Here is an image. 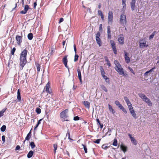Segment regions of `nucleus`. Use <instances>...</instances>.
<instances>
[{"instance_id":"f257e3e1","label":"nucleus","mask_w":159,"mask_h":159,"mask_svg":"<svg viewBox=\"0 0 159 159\" xmlns=\"http://www.w3.org/2000/svg\"><path fill=\"white\" fill-rule=\"evenodd\" d=\"M28 51L26 49H24L21 53L20 56V70H22L23 68L27 63V55Z\"/></svg>"},{"instance_id":"f03ea898","label":"nucleus","mask_w":159,"mask_h":159,"mask_svg":"<svg viewBox=\"0 0 159 159\" xmlns=\"http://www.w3.org/2000/svg\"><path fill=\"white\" fill-rule=\"evenodd\" d=\"M139 96L140 98H142L143 100L145 101L149 106H151L152 105V103L150 100L148 98L146 95L144 94L141 93L139 94Z\"/></svg>"},{"instance_id":"7ed1b4c3","label":"nucleus","mask_w":159,"mask_h":159,"mask_svg":"<svg viewBox=\"0 0 159 159\" xmlns=\"http://www.w3.org/2000/svg\"><path fill=\"white\" fill-rule=\"evenodd\" d=\"M120 21L121 25L125 26L126 24V17L125 15L122 14L120 15Z\"/></svg>"},{"instance_id":"20e7f679","label":"nucleus","mask_w":159,"mask_h":159,"mask_svg":"<svg viewBox=\"0 0 159 159\" xmlns=\"http://www.w3.org/2000/svg\"><path fill=\"white\" fill-rule=\"evenodd\" d=\"M68 111V109H66L65 110L62 111L60 113V117L64 119L67 118L68 116L67 115Z\"/></svg>"},{"instance_id":"39448f33","label":"nucleus","mask_w":159,"mask_h":159,"mask_svg":"<svg viewBox=\"0 0 159 159\" xmlns=\"http://www.w3.org/2000/svg\"><path fill=\"white\" fill-rule=\"evenodd\" d=\"M108 23L109 24H111L113 22V14L112 12L111 11H110L108 12Z\"/></svg>"},{"instance_id":"423d86ee","label":"nucleus","mask_w":159,"mask_h":159,"mask_svg":"<svg viewBox=\"0 0 159 159\" xmlns=\"http://www.w3.org/2000/svg\"><path fill=\"white\" fill-rule=\"evenodd\" d=\"M16 39L18 45L20 46L22 42V37L18 35H17L16 37Z\"/></svg>"},{"instance_id":"0eeeda50","label":"nucleus","mask_w":159,"mask_h":159,"mask_svg":"<svg viewBox=\"0 0 159 159\" xmlns=\"http://www.w3.org/2000/svg\"><path fill=\"white\" fill-rule=\"evenodd\" d=\"M118 40L120 44H123L124 43V38L123 34H120L119 36Z\"/></svg>"},{"instance_id":"6e6552de","label":"nucleus","mask_w":159,"mask_h":159,"mask_svg":"<svg viewBox=\"0 0 159 159\" xmlns=\"http://www.w3.org/2000/svg\"><path fill=\"white\" fill-rule=\"evenodd\" d=\"M129 110L130 114L133 118L135 119H136L137 118V114L135 113V111H134L133 107L131 108H129Z\"/></svg>"},{"instance_id":"1a4fd4ad","label":"nucleus","mask_w":159,"mask_h":159,"mask_svg":"<svg viewBox=\"0 0 159 159\" xmlns=\"http://www.w3.org/2000/svg\"><path fill=\"white\" fill-rule=\"evenodd\" d=\"M50 88V83L48 82L46 84L45 87L44 88V90H45V91H46L49 94H51L52 92L49 90V89Z\"/></svg>"},{"instance_id":"9d476101","label":"nucleus","mask_w":159,"mask_h":159,"mask_svg":"<svg viewBox=\"0 0 159 159\" xmlns=\"http://www.w3.org/2000/svg\"><path fill=\"white\" fill-rule=\"evenodd\" d=\"M128 136L130 139L132 143L134 145H136L137 144V141L132 136V135L130 134H128Z\"/></svg>"},{"instance_id":"9b49d317","label":"nucleus","mask_w":159,"mask_h":159,"mask_svg":"<svg viewBox=\"0 0 159 159\" xmlns=\"http://www.w3.org/2000/svg\"><path fill=\"white\" fill-rule=\"evenodd\" d=\"M115 70L118 73H119L120 75H122L123 76H124L125 75V73L123 71V69L122 67H121V68H119L118 69H116L115 68Z\"/></svg>"},{"instance_id":"f8f14e48","label":"nucleus","mask_w":159,"mask_h":159,"mask_svg":"<svg viewBox=\"0 0 159 159\" xmlns=\"http://www.w3.org/2000/svg\"><path fill=\"white\" fill-rule=\"evenodd\" d=\"M29 8V6L28 5H25L24 7V11L22 10L20 12V13L22 14H25Z\"/></svg>"},{"instance_id":"ddd939ff","label":"nucleus","mask_w":159,"mask_h":159,"mask_svg":"<svg viewBox=\"0 0 159 159\" xmlns=\"http://www.w3.org/2000/svg\"><path fill=\"white\" fill-rule=\"evenodd\" d=\"M111 27L110 26H108L107 27V38L109 39H111Z\"/></svg>"},{"instance_id":"4468645a","label":"nucleus","mask_w":159,"mask_h":159,"mask_svg":"<svg viewBox=\"0 0 159 159\" xmlns=\"http://www.w3.org/2000/svg\"><path fill=\"white\" fill-rule=\"evenodd\" d=\"M139 46L141 48H143L144 47H148V45L146 44V42L145 41L143 42H139Z\"/></svg>"},{"instance_id":"2eb2a0df","label":"nucleus","mask_w":159,"mask_h":159,"mask_svg":"<svg viewBox=\"0 0 159 159\" xmlns=\"http://www.w3.org/2000/svg\"><path fill=\"white\" fill-rule=\"evenodd\" d=\"M135 2L136 0H132L131 2L130 3L131 10L132 11L134 10Z\"/></svg>"},{"instance_id":"dca6fc26","label":"nucleus","mask_w":159,"mask_h":159,"mask_svg":"<svg viewBox=\"0 0 159 159\" xmlns=\"http://www.w3.org/2000/svg\"><path fill=\"white\" fill-rule=\"evenodd\" d=\"M31 136V130L27 134L26 137L25 138V140L23 142V144H24L25 143L26 140H29Z\"/></svg>"},{"instance_id":"f3484780","label":"nucleus","mask_w":159,"mask_h":159,"mask_svg":"<svg viewBox=\"0 0 159 159\" xmlns=\"http://www.w3.org/2000/svg\"><path fill=\"white\" fill-rule=\"evenodd\" d=\"M114 63L116 65V69H118L119 68H121L122 67L121 65L117 60H116L114 61Z\"/></svg>"},{"instance_id":"a211bd4d","label":"nucleus","mask_w":159,"mask_h":159,"mask_svg":"<svg viewBox=\"0 0 159 159\" xmlns=\"http://www.w3.org/2000/svg\"><path fill=\"white\" fill-rule=\"evenodd\" d=\"M125 61L127 63H128L130 62V58L128 56L127 53L126 52H125Z\"/></svg>"},{"instance_id":"6ab92c4d","label":"nucleus","mask_w":159,"mask_h":159,"mask_svg":"<svg viewBox=\"0 0 159 159\" xmlns=\"http://www.w3.org/2000/svg\"><path fill=\"white\" fill-rule=\"evenodd\" d=\"M17 99L18 101L20 102L21 101V98L20 96V92L19 89H18L17 93Z\"/></svg>"},{"instance_id":"aec40b11","label":"nucleus","mask_w":159,"mask_h":159,"mask_svg":"<svg viewBox=\"0 0 159 159\" xmlns=\"http://www.w3.org/2000/svg\"><path fill=\"white\" fill-rule=\"evenodd\" d=\"M83 104L86 107L89 109L90 108V103L88 101H84L83 102Z\"/></svg>"},{"instance_id":"412c9836","label":"nucleus","mask_w":159,"mask_h":159,"mask_svg":"<svg viewBox=\"0 0 159 159\" xmlns=\"http://www.w3.org/2000/svg\"><path fill=\"white\" fill-rule=\"evenodd\" d=\"M120 148L124 153L126 152L127 150V147L124 145L122 144L120 146Z\"/></svg>"},{"instance_id":"4be33fe9","label":"nucleus","mask_w":159,"mask_h":159,"mask_svg":"<svg viewBox=\"0 0 159 159\" xmlns=\"http://www.w3.org/2000/svg\"><path fill=\"white\" fill-rule=\"evenodd\" d=\"M34 154V152L32 150L29 151L27 154V157L28 158H30L33 156Z\"/></svg>"},{"instance_id":"5701e85b","label":"nucleus","mask_w":159,"mask_h":159,"mask_svg":"<svg viewBox=\"0 0 159 159\" xmlns=\"http://www.w3.org/2000/svg\"><path fill=\"white\" fill-rule=\"evenodd\" d=\"M98 14L99 15H100L101 16V18L102 20H104V15L102 13V12L100 10H98Z\"/></svg>"},{"instance_id":"b1692460","label":"nucleus","mask_w":159,"mask_h":159,"mask_svg":"<svg viewBox=\"0 0 159 159\" xmlns=\"http://www.w3.org/2000/svg\"><path fill=\"white\" fill-rule=\"evenodd\" d=\"M108 108L110 111L111 112L112 114H114L115 113V110L112 108V106L109 104L108 105Z\"/></svg>"},{"instance_id":"393cba45","label":"nucleus","mask_w":159,"mask_h":159,"mask_svg":"<svg viewBox=\"0 0 159 159\" xmlns=\"http://www.w3.org/2000/svg\"><path fill=\"white\" fill-rule=\"evenodd\" d=\"M96 40L98 44L99 47L102 45V42L100 38H96Z\"/></svg>"},{"instance_id":"a878e982","label":"nucleus","mask_w":159,"mask_h":159,"mask_svg":"<svg viewBox=\"0 0 159 159\" xmlns=\"http://www.w3.org/2000/svg\"><path fill=\"white\" fill-rule=\"evenodd\" d=\"M115 103L119 108L122 106V105L117 100H116L115 102Z\"/></svg>"},{"instance_id":"bb28decb","label":"nucleus","mask_w":159,"mask_h":159,"mask_svg":"<svg viewBox=\"0 0 159 159\" xmlns=\"http://www.w3.org/2000/svg\"><path fill=\"white\" fill-rule=\"evenodd\" d=\"M67 56H65L62 59V62L64 64L67 63Z\"/></svg>"},{"instance_id":"cd10ccee","label":"nucleus","mask_w":159,"mask_h":159,"mask_svg":"<svg viewBox=\"0 0 159 159\" xmlns=\"http://www.w3.org/2000/svg\"><path fill=\"white\" fill-rule=\"evenodd\" d=\"M28 39L30 40H31L33 39V34L32 33H30L27 36Z\"/></svg>"},{"instance_id":"c85d7f7f","label":"nucleus","mask_w":159,"mask_h":159,"mask_svg":"<svg viewBox=\"0 0 159 159\" xmlns=\"http://www.w3.org/2000/svg\"><path fill=\"white\" fill-rule=\"evenodd\" d=\"M126 103H127V105L129 109V108H131L133 107L132 106L131 102L129 100Z\"/></svg>"},{"instance_id":"c756f323","label":"nucleus","mask_w":159,"mask_h":159,"mask_svg":"<svg viewBox=\"0 0 159 159\" xmlns=\"http://www.w3.org/2000/svg\"><path fill=\"white\" fill-rule=\"evenodd\" d=\"M100 87L104 91L106 92H107V90L106 87L104 85H100Z\"/></svg>"},{"instance_id":"7c9ffc66","label":"nucleus","mask_w":159,"mask_h":159,"mask_svg":"<svg viewBox=\"0 0 159 159\" xmlns=\"http://www.w3.org/2000/svg\"><path fill=\"white\" fill-rule=\"evenodd\" d=\"M110 42L112 48L116 47L115 43L114 41L110 40Z\"/></svg>"},{"instance_id":"2f4dec72","label":"nucleus","mask_w":159,"mask_h":159,"mask_svg":"<svg viewBox=\"0 0 159 159\" xmlns=\"http://www.w3.org/2000/svg\"><path fill=\"white\" fill-rule=\"evenodd\" d=\"M117 140L116 139H115L114 140L112 145L115 146H116L117 145Z\"/></svg>"},{"instance_id":"473e14b6","label":"nucleus","mask_w":159,"mask_h":159,"mask_svg":"<svg viewBox=\"0 0 159 159\" xmlns=\"http://www.w3.org/2000/svg\"><path fill=\"white\" fill-rule=\"evenodd\" d=\"M30 145L32 149H33L35 147V144L33 142H30Z\"/></svg>"},{"instance_id":"72a5a7b5","label":"nucleus","mask_w":159,"mask_h":159,"mask_svg":"<svg viewBox=\"0 0 159 159\" xmlns=\"http://www.w3.org/2000/svg\"><path fill=\"white\" fill-rule=\"evenodd\" d=\"M77 71L78 74V77L79 78H82L81 71L80 69L77 70Z\"/></svg>"},{"instance_id":"f704fd0d","label":"nucleus","mask_w":159,"mask_h":159,"mask_svg":"<svg viewBox=\"0 0 159 159\" xmlns=\"http://www.w3.org/2000/svg\"><path fill=\"white\" fill-rule=\"evenodd\" d=\"M82 146L83 147V148L84 151V152L85 153H87V147L86 145L84 144H82Z\"/></svg>"},{"instance_id":"c9c22d12","label":"nucleus","mask_w":159,"mask_h":159,"mask_svg":"<svg viewBox=\"0 0 159 159\" xmlns=\"http://www.w3.org/2000/svg\"><path fill=\"white\" fill-rule=\"evenodd\" d=\"M6 126L5 125H2L1 128V130L2 132H4L5 131L6 129Z\"/></svg>"},{"instance_id":"e433bc0d","label":"nucleus","mask_w":159,"mask_h":159,"mask_svg":"<svg viewBox=\"0 0 159 159\" xmlns=\"http://www.w3.org/2000/svg\"><path fill=\"white\" fill-rule=\"evenodd\" d=\"M79 57L78 55H77L76 53H75L74 59V61L75 62H76L78 61Z\"/></svg>"},{"instance_id":"4c0bfd02","label":"nucleus","mask_w":159,"mask_h":159,"mask_svg":"<svg viewBox=\"0 0 159 159\" xmlns=\"http://www.w3.org/2000/svg\"><path fill=\"white\" fill-rule=\"evenodd\" d=\"M120 109L121 110L123 111L125 114H126L127 113V111L124 108V107L122 106L121 107H120Z\"/></svg>"},{"instance_id":"58836bf2","label":"nucleus","mask_w":159,"mask_h":159,"mask_svg":"<svg viewBox=\"0 0 159 159\" xmlns=\"http://www.w3.org/2000/svg\"><path fill=\"white\" fill-rule=\"evenodd\" d=\"M102 76L103 79L106 80V81L107 82H109V79L106 76L104 75Z\"/></svg>"},{"instance_id":"ea45409f","label":"nucleus","mask_w":159,"mask_h":159,"mask_svg":"<svg viewBox=\"0 0 159 159\" xmlns=\"http://www.w3.org/2000/svg\"><path fill=\"white\" fill-rule=\"evenodd\" d=\"M111 129L110 128H108V131L107 133H106L105 136L107 135V134H108V135H111Z\"/></svg>"},{"instance_id":"a19ab883","label":"nucleus","mask_w":159,"mask_h":159,"mask_svg":"<svg viewBox=\"0 0 159 159\" xmlns=\"http://www.w3.org/2000/svg\"><path fill=\"white\" fill-rule=\"evenodd\" d=\"M16 48L15 47L13 48L11 50V54L12 55H13L14 54V53L16 51Z\"/></svg>"},{"instance_id":"79ce46f5","label":"nucleus","mask_w":159,"mask_h":159,"mask_svg":"<svg viewBox=\"0 0 159 159\" xmlns=\"http://www.w3.org/2000/svg\"><path fill=\"white\" fill-rule=\"evenodd\" d=\"M36 112L38 114H39L41 112V110L39 108H37L36 109Z\"/></svg>"},{"instance_id":"37998d69","label":"nucleus","mask_w":159,"mask_h":159,"mask_svg":"<svg viewBox=\"0 0 159 159\" xmlns=\"http://www.w3.org/2000/svg\"><path fill=\"white\" fill-rule=\"evenodd\" d=\"M155 32H156L155 31L154 32L151 34L150 35V36L149 37V39H151L153 38V37L155 35Z\"/></svg>"},{"instance_id":"c03bdc74","label":"nucleus","mask_w":159,"mask_h":159,"mask_svg":"<svg viewBox=\"0 0 159 159\" xmlns=\"http://www.w3.org/2000/svg\"><path fill=\"white\" fill-rule=\"evenodd\" d=\"M53 147L54 148V152L55 153L56 152V150H57V145L56 144H54Z\"/></svg>"},{"instance_id":"a18cd8bd","label":"nucleus","mask_w":159,"mask_h":159,"mask_svg":"<svg viewBox=\"0 0 159 159\" xmlns=\"http://www.w3.org/2000/svg\"><path fill=\"white\" fill-rule=\"evenodd\" d=\"M37 70L38 72H39L40 69V66L39 64H38L36 65Z\"/></svg>"},{"instance_id":"49530a36","label":"nucleus","mask_w":159,"mask_h":159,"mask_svg":"<svg viewBox=\"0 0 159 159\" xmlns=\"http://www.w3.org/2000/svg\"><path fill=\"white\" fill-rule=\"evenodd\" d=\"M100 33L99 32H98L96 34V38H100Z\"/></svg>"},{"instance_id":"de8ad7c7","label":"nucleus","mask_w":159,"mask_h":159,"mask_svg":"<svg viewBox=\"0 0 159 159\" xmlns=\"http://www.w3.org/2000/svg\"><path fill=\"white\" fill-rule=\"evenodd\" d=\"M80 117H79L78 116H76L74 117V119H73L75 121L79 120H80Z\"/></svg>"},{"instance_id":"09e8293b","label":"nucleus","mask_w":159,"mask_h":159,"mask_svg":"<svg viewBox=\"0 0 159 159\" xmlns=\"http://www.w3.org/2000/svg\"><path fill=\"white\" fill-rule=\"evenodd\" d=\"M101 140V139H98L96 140L95 141H94V143H97V144H99L100 143V141Z\"/></svg>"},{"instance_id":"8fccbe9b","label":"nucleus","mask_w":159,"mask_h":159,"mask_svg":"<svg viewBox=\"0 0 159 159\" xmlns=\"http://www.w3.org/2000/svg\"><path fill=\"white\" fill-rule=\"evenodd\" d=\"M113 50V51L114 53L115 54H117V50L116 49V47H114L112 48Z\"/></svg>"},{"instance_id":"3c124183","label":"nucleus","mask_w":159,"mask_h":159,"mask_svg":"<svg viewBox=\"0 0 159 159\" xmlns=\"http://www.w3.org/2000/svg\"><path fill=\"white\" fill-rule=\"evenodd\" d=\"M19 0H18V2L16 3L15 4V7L12 9V10H11L12 11H13L14 10H15L16 8L17 7V3H19Z\"/></svg>"},{"instance_id":"603ef678","label":"nucleus","mask_w":159,"mask_h":159,"mask_svg":"<svg viewBox=\"0 0 159 159\" xmlns=\"http://www.w3.org/2000/svg\"><path fill=\"white\" fill-rule=\"evenodd\" d=\"M67 134H69V137H68V139H69L70 140H73L71 138H70V133L68 131H68H67V133L66 134V136H67Z\"/></svg>"},{"instance_id":"864d4df0","label":"nucleus","mask_w":159,"mask_h":159,"mask_svg":"<svg viewBox=\"0 0 159 159\" xmlns=\"http://www.w3.org/2000/svg\"><path fill=\"white\" fill-rule=\"evenodd\" d=\"M128 68L131 73H132L133 74L135 75V73L134 72L133 70L130 67H129Z\"/></svg>"},{"instance_id":"5fc2aeb1","label":"nucleus","mask_w":159,"mask_h":159,"mask_svg":"<svg viewBox=\"0 0 159 159\" xmlns=\"http://www.w3.org/2000/svg\"><path fill=\"white\" fill-rule=\"evenodd\" d=\"M101 73L102 76L104 75L105 74V72L104 70L102 69L101 70Z\"/></svg>"},{"instance_id":"6e6d98bb","label":"nucleus","mask_w":159,"mask_h":159,"mask_svg":"<svg viewBox=\"0 0 159 159\" xmlns=\"http://www.w3.org/2000/svg\"><path fill=\"white\" fill-rule=\"evenodd\" d=\"M108 147L107 146H106L105 145H102V148H103V149H107V148H108Z\"/></svg>"},{"instance_id":"4d7b16f0","label":"nucleus","mask_w":159,"mask_h":159,"mask_svg":"<svg viewBox=\"0 0 159 159\" xmlns=\"http://www.w3.org/2000/svg\"><path fill=\"white\" fill-rule=\"evenodd\" d=\"M2 141L3 142H5V136L4 135L2 136Z\"/></svg>"},{"instance_id":"13d9d810","label":"nucleus","mask_w":159,"mask_h":159,"mask_svg":"<svg viewBox=\"0 0 159 159\" xmlns=\"http://www.w3.org/2000/svg\"><path fill=\"white\" fill-rule=\"evenodd\" d=\"M74 51L75 52V53H76L77 49H76V45L75 44H74Z\"/></svg>"},{"instance_id":"bf43d9fd","label":"nucleus","mask_w":159,"mask_h":159,"mask_svg":"<svg viewBox=\"0 0 159 159\" xmlns=\"http://www.w3.org/2000/svg\"><path fill=\"white\" fill-rule=\"evenodd\" d=\"M102 24H100L99 25V30L100 31H101L102 30Z\"/></svg>"},{"instance_id":"052dcab7","label":"nucleus","mask_w":159,"mask_h":159,"mask_svg":"<svg viewBox=\"0 0 159 159\" xmlns=\"http://www.w3.org/2000/svg\"><path fill=\"white\" fill-rule=\"evenodd\" d=\"M64 20V19L62 18H60V20H59V23H60L62 22H63Z\"/></svg>"},{"instance_id":"680f3d73","label":"nucleus","mask_w":159,"mask_h":159,"mask_svg":"<svg viewBox=\"0 0 159 159\" xmlns=\"http://www.w3.org/2000/svg\"><path fill=\"white\" fill-rule=\"evenodd\" d=\"M20 147L19 145H17L16 148L15 150H19L20 149Z\"/></svg>"},{"instance_id":"e2e57ef3","label":"nucleus","mask_w":159,"mask_h":159,"mask_svg":"<svg viewBox=\"0 0 159 159\" xmlns=\"http://www.w3.org/2000/svg\"><path fill=\"white\" fill-rule=\"evenodd\" d=\"M155 68V67H153V68H152V69H151L150 70H148V72H149V73L152 72L153 71L154 69Z\"/></svg>"},{"instance_id":"0e129e2a","label":"nucleus","mask_w":159,"mask_h":159,"mask_svg":"<svg viewBox=\"0 0 159 159\" xmlns=\"http://www.w3.org/2000/svg\"><path fill=\"white\" fill-rule=\"evenodd\" d=\"M124 99L125 100V101L126 102H127L129 100V99L128 98H127V97H124Z\"/></svg>"},{"instance_id":"69168bd1","label":"nucleus","mask_w":159,"mask_h":159,"mask_svg":"<svg viewBox=\"0 0 159 159\" xmlns=\"http://www.w3.org/2000/svg\"><path fill=\"white\" fill-rule=\"evenodd\" d=\"M96 121L97 122L98 125H100V124H101V123L100 122V121L98 119H96Z\"/></svg>"},{"instance_id":"338daca9","label":"nucleus","mask_w":159,"mask_h":159,"mask_svg":"<svg viewBox=\"0 0 159 159\" xmlns=\"http://www.w3.org/2000/svg\"><path fill=\"white\" fill-rule=\"evenodd\" d=\"M105 61L107 62V63L110 61L108 59L107 57H105Z\"/></svg>"},{"instance_id":"774afa93","label":"nucleus","mask_w":159,"mask_h":159,"mask_svg":"<svg viewBox=\"0 0 159 159\" xmlns=\"http://www.w3.org/2000/svg\"><path fill=\"white\" fill-rule=\"evenodd\" d=\"M42 120H43V119H40L39 120V121H38V122H37V123L38 124H39V125L40 124L41 121Z\"/></svg>"}]
</instances>
